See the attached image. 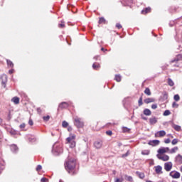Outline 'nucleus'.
<instances>
[{
	"label": "nucleus",
	"instance_id": "nucleus-1",
	"mask_svg": "<svg viewBox=\"0 0 182 182\" xmlns=\"http://www.w3.org/2000/svg\"><path fill=\"white\" fill-rule=\"evenodd\" d=\"M76 167V160L75 159H71L67 161L65 164V168L69 173V174H71V176H75L76 174V172L75 171V168Z\"/></svg>",
	"mask_w": 182,
	"mask_h": 182
},
{
	"label": "nucleus",
	"instance_id": "nucleus-2",
	"mask_svg": "<svg viewBox=\"0 0 182 182\" xmlns=\"http://www.w3.org/2000/svg\"><path fill=\"white\" fill-rule=\"evenodd\" d=\"M52 153L54 156H59L63 153V148L61 146L53 145Z\"/></svg>",
	"mask_w": 182,
	"mask_h": 182
},
{
	"label": "nucleus",
	"instance_id": "nucleus-3",
	"mask_svg": "<svg viewBox=\"0 0 182 182\" xmlns=\"http://www.w3.org/2000/svg\"><path fill=\"white\" fill-rule=\"evenodd\" d=\"M74 124L77 129H82L85 126V123L80 118H75L74 119Z\"/></svg>",
	"mask_w": 182,
	"mask_h": 182
},
{
	"label": "nucleus",
	"instance_id": "nucleus-4",
	"mask_svg": "<svg viewBox=\"0 0 182 182\" xmlns=\"http://www.w3.org/2000/svg\"><path fill=\"white\" fill-rule=\"evenodd\" d=\"M169 176L172 177V178H180V172L176 171H172L169 173Z\"/></svg>",
	"mask_w": 182,
	"mask_h": 182
},
{
	"label": "nucleus",
	"instance_id": "nucleus-5",
	"mask_svg": "<svg viewBox=\"0 0 182 182\" xmlns=\"http://www.w3.org/2000/svg\"><path fill=\"white\" fill-rule=\"evenodd\" d=\"M173 168V163L171 162H166L164 164V170L166 171H171V169Z\"/></svg>",
	"mask_w": 182,
	"mask_h": 182
},
{
	"label": "nucleus",
	"instance_id": "nucleus-6",
	"mask_svg": "<svg viewBox=\"0 0 182 182\" xmlns=\"http://www.w3.org/2000/svg\"><path fill=\"white\" fill-rule=\"evenodd\" d=\"M156 157L157 159H159V160H162V161H168V160H170V156L166 154L161 156L160 154H158L156 155Z\"/></svg>",
	"mask_w": 182,
	"mask_h": 182
},
{
	"label": "nucleus",
	"instance_id": "nucleus-7",
	"mask_svg": "<svg viewBox=\"0 0 182 182\" xmlns=\"http://www.w3.org/2000/svg\"><path fill=\"white\" fill-rule=\"evenodd\" d=\"M148 144L149 146H152L153 147H155L156 146H159V144H160V140L159 139L150 140L148 142Z\"/></svg>",
	"mask_w": 182,
	"mask_h": 182
},
{
	"label": "nucleus",
	"instance_id": "nucleus-8",
	"mask_svg": "<svg viewBox=\"0 0 182 182\" xmlns=\"http://www.w3.org/2000/svg\"><path fill=\"white\" fill-rule=\"evenodd\" d=\"M103 146V141L102 140H97L94 142V146L95 149H102Z\"/></svg>",
	"mask_w": 182,
	"mask_h": 182
},
{
	"label": "nucleus",
	"instance_id": "nucleus-9",
	"mask_svg": "<svg viewBox=\"0 0 182 182\" xmlns=\"http://www.w3.org/2000/svg\"><path fill=\"white\" fill-rule=\"evenodd\" d=\"M68 107H69V103H68L66 102H63L59 104L58 110H59V109H68Z\"/></svg>",
	"mask_w": 182,
	"mask_h": 182
},
{
	"label": "nucleus",
	"instance_id": "nucleus-10",
	"mask_svg": "<svg viewBox=\"0 0 182 182\" xmlns=\"http://www.w3.org/2000/svg\"><path fill=\"white\" fill-rule=\"evenodd\" d=\"M10 149L12 153L14 154H16L18 151H19V148H18V146H16V144L10 145Z\"/></svg>",
	"mask_w": 182,
	"mask_h": 182
},
{
	"label": "nucleus",
	"instance_id": "nucleus-11",
	"mask_svg": "<svg viewBox=\"0 0 182 182\" xmlns=\"http://www.w3.org/2000/svg\"><path fill=\"white\" fill-rule=\"evenodd\" d=\"M168 99V93L166 91L162 92V96H161V100L162 102H166Z\"/></svg>",
	"mask_w": 182,
	"mask_h": 182
},
{
	"label": "nucleus",
	"instance_id": "nucleus-12",
	"mask_svg": "<svg viewBox=\"0 0 182 182\" xmlns=\"http://www.w3.org/2000/svg\"><path fill=\"white\" fill-rule=\"evenodd\" d=\"M166 136V131L161 130L155 133V137H164Z\"/></svg>",
	"mask_w": 182,
	"mask_h": 182
},
{
	"label": "nucleus",
	"instance_id": "nucleus-13",
	"mask_svg": "<svg viewBox=\"0 0 182 182\" xmlns=\"http://www.w3.org/2000/svg\"><path fill=\"white\" fill-rule=\"evenodd\" d=\"M75 139H76V135L70 134V136H68L66 139L67 143H70L71 141H75Z\"/></svg>",
	"mask_w": 182,
	"mask_h": 182
},
{
	"label": "nucleus",
	"instance_id": "nucleus-14",
	"mask_svg": "<svg viewBox=\"0 0 182 182\" xmlns=\"http://www.w3.org/2000/svg\"><path fill=\"white\" fill-rule=\"evenodd\" d=\"M1 83L5 87L6 85V82H8V77H6V75H3L1 76Z\"/></svg>",
	"mask_w": 182,
	"mask_h": 182
},
{
	"label": "nucleus",
	"instance_id": "nucleus-15",
	"mask_svg": "<svg viewBox=\"0 0 182 182\" xmlns=\"http://www.w3.org/2000/svg\"><path fill=\"white\" fill-rule=\"evenodd\" d=\"M3 170H5V161H0V174L2 173Z\"/></svg>",
	"mask_w": 182,
	"mask_h": 182
},
{
	"label": "nucleus",
	"instance_id": "nucleus-16",
	"mask_svg": "<svg viewBox=\"0 0 182 182\" xmlns=\"http://www.w3.org/2000/svg\"><path fill=\"white\" fill-rule=\"evenodd\" d=\"M175 161H176V163H179V164H182V156L181 154H178L175 158Z\"/></svg>",
	"mask_w": 182,
	"mask_h": 182
},
{
	"label": "nucleus",
	"instance_id": "nucleus-17",
	"mask_svg": "<svg viewBox=\"0 0 182 182\" xmlns=\"http://www.w3.org/2000/svg\"><path fill=\"white\" fill-rule=\"evenodd\" d=\"M157 123V117H153L149 119V124H156Z\"/></svg>",
	"mask_w": 182,
	"mask_h": 182
},
{
	"label": "nucleus",
	"instance_id": "nucleus-18",
	"mask_svg": "<svg viewBox=\"0 0 182 182\" xmlns=\"http://www.w3.org/2000/svg\"><path fill=\"white\" fill-rule=\"evenodd\" d=\"M155 99L154 98H146L144 100V102L146 103V105H149V103H153V102H155Z\"/></svg>",
	"mask_w": 182,
	"mask_h": 182
},
{
	"label": "nucleus",
	"instance_id": "nucleus-19",
	"mask_svg": "<svg viewBox=\"0 0 182 182\" xmlns=\"http://www.w3.org/2000/svg\"><path fill=\"white\" fill-rule=\"evenodd\" d=\"M161 170H163V168L161 167V166L158 165L155 166V171L156 174H160V173H161Z\"/></svg>",
	"mask_w": 182,
	"mask_h": 182
},
{
	"label": "nucleus",
	"instance_id": "nucleus-20",
	"mask_svg": "<svg viewBox=\"0 0 182 182\" xmlns=\"http://www.w3.org/2000/svg\"><path fill=\"white\" fill-rule=\"evenodd\" d=\"M143 113L145 116H151V111L149 109H144Z\"/></svg>",
	"mask_w": 182,
	"mask_h": 182
},
{
	"label": "nucleus",
	"instance_id": "nucleus-21",
	"mask_svg": "<svg viewBox=\"0 0 182 182\" xmlns=\"http://www.w3.org/2000/svg\"><path fill=\"white\" fill-rule=\"evenodd\" d=\"M181 59V55H178L175 58L171 60V63H176V62H178Z\"/></svg>",
	"mask_w": 182,
	"mask_h": 182
},
{
	"label": "nucleus",
	"instance_id": "nucleus-22",
	"mask_svg": "<svg viewBox=\"0 0 182 182\" xmlns=\"http://www.w3.org/2000/svg\"><path fill=\"white\" fill-rule=\"evenodd\" d=\"M11 102H14L15 105H19V97H14L11 99Z\"/></svg>",
	"mask_w": 182,
	"mask_h": 182
},
{
	"label": "nucleus",
	"instance_id": "nucleus-23",
	"mask_svg": "<svg viewBox=\"0 0 182 182\" xmlns=\"http://www.w3.org/2000/svg\"><path fill=\"white\" fill-rule=\"evenodd\" d=\"M150 11H151V8L146 7L144 10L141 11V14H143L144 15L146 14H149V12H150Z\"/></svg>",
	"mask_w": 182,
	"mask_h": 182
},
{
	"label": "nucleus",
	"instance_id": "nucleus-24",
	"mask_svg": "<svg viewBox=\"0 0 182 182\" xmlns=\"http://www.w3.org/2000/svg\"><path fill=\"white\" fill-rule=\"evenodd\" d=\"M172 127L176 132H180L181 130V127L180 125L173 124Z\"/></svg>",
	"mask_w": 182,
	"mask_h": 182
},
{
	"label": "nucleus",
	"instance_id": "nucleus-25",
	"mask_svg": "<svg viewBox=\"0 0 182 182\" xmlns=\"http://www.w3.org/2000/svg\"><path fill=\"white\" fill-rule=\"evenodd\" d=\"M136 174H137V176L139 177V178H141V179L144 178V177H145L144 173H142V172L136 171Z\"/></svg>",
	"mask_w": 182,
	"mask_h": 182
},
{
	"label": "nucleus",
	"instance_id": "nucleus-26",
	"mask_svg": "<svg viewBox=\"0 0 182 182\" xmlns=\"http://www.w3.org/2000/svg\"><path fill=\"white\" fill-rule=\"evenodd\" d=\"M159 154H164V153H167V151L164 148L159 149L158 150Z\"/></svg>",
	"mask_w": 182,
	"mask_h": 182
},
{
	"label": "nucleus",
	"instance_id": "nucleus-27",
	"mask_svg": "<svg viewBox=\"0 0 182 182\" xmlns=\"http://www.w3.org/2000/svg\"><path fill=\"white\" fill-rule=\"evenodd\" d=\"M145 95H147V96H151V92L150 91V88L146 87L144 90Z\"/></svg>",
	"mask_w": 182,
	"mask_h": 182
},
{
	"label": "nucleus",
	"instance_id": "nucleus-28",
	"mask_svg": "<svg viewBox=\"0 0 182 182\" xmlns=\"http://www.w3.org/2000/svg\"><path fill=\"white\" fill-rule=\"evenodd\" d=\"M92 68H93L95 70H98L100 68V65L96 64V63H93V64H92Z\"/></svg>",
	"mask_w": 182,
	"mask_h": 182
},
{
	"label": "nucleus",
	"instance_id": "nucleus-29",
	"mask_svg": "<svg viewBox=\"0 0 182 182\" xmlns=\"http://www.w3.org/2000/svg\"><path fill=\"white\" fill-rule=\"evenodd\" d=\"M177 150H178V146H175V147L172 148V149L170 150L169 153H170L171 154H173V153H176V151H177Z\"/></svg>",
	"mask_w": 182,
	"mask_h": 182
},
{
	"label": "nucleus",
	"instance_id": "nucleus-30",
	"mask_svg": "<svg viewBox=\"0 0 182 182\" xmlns=\"http://www.w3.org/2000/svg\"><path fill=\"white\" fill-rule=\"evenodd\" d=\"M142 156H149L150 154V150H143L141 151Z\"/></svg>",
	"mask_w": 182,
	"mask_h": 182
},
{
	"label": "nucleus",
	"instance_id": "nucleus-31",
	"mask_svg": "<svg viewBox=\"0 0 182 182\" xmlns=\"http://www.w3.org/2000/svg\"><path fill=\"white\" fill-rule=\"evenodd\" d=\"M125 180H127V181H129V182H133V177L125 175Z\"/></svg>",
	"mask_w": 182,
	"mask_h": 182
},
{
	"label": "nucleus",
	"instance_id": "nucleus-32",
	"mask_svg": "<svg viewBox=\"0 0 182 182\" xmlns=\"http://www.w3.org/2000/svg\"><path fill=\"white\" fill-rule=\"evenodd\" d=\"M68 143H69L70 147L71 149H73L74 147L76 146V141H75V140H74V141H72L71 142H68Z\"/></svg>",
	"mask_w": 182,
	"mask_h": 182
},
{
	"label": "nucleus",
	"instance_id": "nucleus-33",
	"mask_svg": "<svg viewBox=\"0 0 182 182\" xmlns=\"http://www.w3.org/2000/svg\"><path fill=\"white\" fill-rule=\"evenodd\" d=\"M99 23L100 24H102V23L106 24V19L104 17H100V20H99Z\"/></svg>",
	"mask_w": 182,
	"mask_h": 182
},
{
	"label": "nucleus",
	"instance_id": "nucleus-34",
	"mask_svg": "<svg viewBox=\"0 0 182 182\" xmlns=\"http://www.w3.org/2000/svg\"><path fill=\"white\" fill-rule=\"evenodd\" d=\"M130 132V129L127 128V127H122V132L123 133H129Z\"/></svg>",
	"mask_w": 182,
	"mask_h": 182
},
{
	"label": "nucleus",
	"instance_id": "nucleus-35",
	"mask_svg": "<svg viewBox=\"0 0 182 182\" xmlns=\"http://www.w3.org/2000/svg\"><path fill=\"white\" fill-rule=\"evenodd\" d=\"M114 80L117 82H121L122 81V76L120 75H116Z\"/></svg>",
	"mask_w": 182,
	"mask_h": 182
},
{
	"label": "nucleus",
	"instance_id": "nucleus-36",
	"mask_svg": "<svg viewBox=\"0 0 182 182\" xmlns=\"http://www.w3.org/2000/svg\"><path fill=\"white\" fill-rule=\"evenodd\" d=\"M168 85L169 86H174V82L173 80H171V78H168Z\"/></svg>",
	"mask_w": 182,
	"mask_h": 182
},
{
	"label": "nucleus",
	"instance_id": "nucleus-37",
	"mask_svg": "<svg viewBox=\"0 0 182 182\" xmlns=\"http://www.w3.org/2000/svg\"><path fill=\"white\" fill-rule=\"evenodd\" d=\"M7 65L9 66V68H14V63L11 61V60H6Z\"/></svg>",
	"mask_w": 182,
	"mask_h": 182
},
{
	"label": "nucleus",
	"instance_id": "nucleus-38",
	"mask_svg": "<svg viewBox=\"0 0 182 182\" xmlns=\"http://www.w3.org/2000/svg\"><path fill=\"white\" fill-rule=\"evenodd\" d=\"M62 126H63V127L64 129H66V127H68L69 123H68V122H66V121H63V122H62Z\"/></svg>",
	"mask_w": 182,
	"mask_h": 182
},
{
	"label": "nucleus",
	"instance_id": "nucleus-39",
	"mask_svg": "<svg viewBox=\"0 0 182 182\" xmlns=\"http://www.w3.org/2000/svg\"><path fill=\"white\" fill-rule=\"evenodd\" d=\"M123 2L125 3L124 6L129 5V4L133 3V0H123Z\"/></svg>",
	"mask_w": 182,
	"mask_h": 182
},
{
	"label": "nucleus",
	"instance_id": "nucleus-40",
	"mask_svg": "<svg viewBox=\"0 0 182 182\" xmlns=\"http://www.w3.org/2000/svg\"><path fill=\"white\" fill-rule=\"evenodd\" d=\"M163 114L164 116H170V114H171V112H170L168 109H166L164 111Z\"/></svg>",
	"mask_w": 182,
	"mask_h": 182
},
{
	"label": "nucleus",
	"instance_id": "nucleus-41",
	"mask_svg": "<svg viewBox=\"0 0 182 182\" xmlns=\"http://www.w3.org/2000/svg\"><path fill=\"white\" fill-rule=\"evenodd\" d=\"M173 100L175 102H178V100H180V95H178V94L175 95L173 96Z\"/></svg>",
	"mask_w": 182,
	"mask_h": 182
},
{
	"label": "nucleus",
	"instance_id": "nucleus-42",
	"mask_svg": "<svg viewBox=\"0 0 182 182\" xmlns=\"http://www.w3.org/2000/svg\"><path fill=\"white\" fill-rule=\"evenodd\" d=\"M138 105H139V106H142L143 105V97H140V98L138 101Z\"/></svg>",
	"mask_w": 182,
	"mask_h": 182
},
{
	"label": "nucleus",
	"instance_id": "nucleus-43",
	"mask_svg": "<svg viewBox=\"0 0 182 182\" xmlns=\"http://www.w3.org/2000/svg\"><path fill=\"white\" fill-rule=\"evenodd\" d=\"M124 179L123 178H117L114 179V182H123Z\"/></svg>",
	"mask_w": 182,
	"mask_h": 182
},
{
	"label": "nucleus",
	"instance_id": "nucleus-44",
	"mask_svg": "<svg viewBox=\"0 0 182 182\" xmlns=\"http://www.w3.org/2000/svg\"><path fill=\"white\" fill-rule=\"evenodd\" d=\"M49 119H50V116H49V115L44 116L43 117V119L44 120V122H49Z\"/></svg>",
	"mask_w": 182,
	"mask_h": 182
},
{
	"label": "nucleus",
	"instance_id": "nucleus-45",
	"mask_svg": "<svg viewBox=\"0 0 182 182\" xmlns=\"http://www.w3.org/2000/svg\"><path fill=\"white\" fill-rule=\"evenodd\" d=\"M177 143H178V139H174L171 141V144H173V146H176V144H177Z\"/></svg>",
	"mask_w": 182,
	"mask_h": 182
},
{
	"label": "nucleus",
	"instance_id": "nucleus-46",
	"mask_svg": "<svg viewBox=\"0 0 182 182\" xmlns=\"http://www.w3.org/2000/svg\"><path fill=\"white\" fill-rule=\"evenodd\" d=\"M130 154V152L129 151H127V153L122 155V158L127 157Z\"/></svg>",
	"mask_w": 182,
	"mask_h": 182
},
{
	"label": "nucleus",
	"instance_id": "nucleus-47",
	"mask_svg": "<svg viewBox=\"0 0 182 182\" xmlns=\"http://www.w3.org/2000/svg\"><path fill=\"white\" fill-rule=\"evenodd\" d=\"M36 170V171H41V170H42V166L38 165Z\"/></svg>",
	"mask_w": 182,
	"mask_h": 182
},
{
	"label": "nucleus",
	"instance_id": "nucleus-48",
	"mask_svg": "<svg viewBox=\"0 0 182 182\" xmlns=\"http://www.w3.org/2000/svg\"><path fill=\"white\" fill-rule=\"evenodd\" d=\"M116 28H117V29H122V24H120V23H117L116 24Z\"/></svg>",
	"mask_w": 182,
	"mask_h": 182
},
{
	"label": "nucleus",
	"instance_id": "nucleus-49",
	"mask_svg": "<svg viewBox=\"0 0 182 182\" xmlns=\"http://www.w3.org/2000/svg\"><path fill=\"white\" fill-rule=\"evenodd\" d=\"M41 182H49V180L46 178H42Z\"/></svg>",
	"mask_w": 182,
	"mask_h": 182
},
{
	"label": "nucleus",
	"instance_id": "nucleus-50",
	"mask_svg": "<svg viewBox=\"0 0 182 182\" xmlns=\"http://www.w3.org/2000/svg\"><path fill=\"white\" fill-rule=\"evenodd\" d=\"M106 134H107V136H112V134H113V132L110 130L106 131Z\"/></svg>",
	"mask_w": 182,
	"mask_h": 182
},
{
	"label": "nucleus",
	"instance_id": "nucleus-51",
	"mask_svg": "<svg viewBox=\"0 0 182 182\" xmlns=\"http://www.w3.org/2000/svg\"><path fill=\"white\" fill-rule=\"evenodd\" d=\"M172 107H178V104H177L176 102H173L172 103Z\"/></svg>",
	"mask_w": 182,
	"mask_h": 182
},
{
	"label": "nucleus",
	"instance_id": "nucleus-52",
	"mask_svg": "<svg viewBox=\"0 0 182 182\" xmlns=\"http://www.w3.org/2000/svg\"><path fill=\"white\" fill-rule=\"evenodd\" d=\"M151 109H153L154 110H156V109H157V104H154L151 105Z\"/></svg>",
	"mask_w": 182,
	"mask_h": 182
},
{
	"label": "nucleus",
	"instance_id": "nucleus-53",
	"mask_svg": "<svg viewBox=\"0 0 182 182\" xmlns=\"http://www.w3.org/2000/svg\"><path fill=\"white\" fill-rule=\"evenodd\" d=\"M176 24V21H170L169 23V26L173 27V25Z\"/></svg>",
	"mask_w": 182,
	"mask_h": 182
},
{
	"label": "nucleus",
	"instance_id": "nucleus-54",
	"mask_svg": "<svg viewBox=\"0 0 182 182\" xmlns=\"http://www.w3.org/2000/svg\"><path fill=\"white\" fill-rule=\"evenodd\" d=\"M170 141H171V140H170L169 138L164 140V143H166V144H168V143H170Z\"/></svg>",
	"mask_w": 182,
	"mask_h": 182
},
{
	"label": "nucleus",
	"instance_id": "nucleus-55",
	"mask_svg": "<svg viewBox=\"0 0 182 182\" xmlns=\"http://www.w3.org/2000/svg\"><path fill=\"white\" fill-rule=\"evenodd\" d=\"M58 28H65V23H59L58 24Z\"/></svg>",
	"mask_w": 182,
	"mask_h": 182
},
{
	"label": "nucleus",
	"instance_id": "nucleus-56",
	"mask_svg": "<svg viewBox=\"0 0 182 182\" xmlns=\"http://www.w3.org/2000/svg\"><path fill=\"white\" fill-rule=\"evenodd\" d=\"M28 124H29L30 126H33V121L32 119H29V121H28Z\"/></svg>",
	"mask_w": 182,
	"mask_h": 182
},
{
	"label": "nucleus",
	"instance_id": "nucleus-57",
	"mask_svg": "<svg viewBox=\"0 0 182 182\" xmlns=\"http://www.w3.org/2000/svg\"><path fill=\"white\" fill-rule=\"evenodd\" d=\"M25 126H26L25 123H23V124H20L19 127H20V129H25Z\"/></svg>",
	"mask_w": 182,
	"mask_h": 182
},
{
	"label": "nucleus",
	"instance_id": "nucleus-58",
	"mask_svg": "<svg viewBox=\"0 0 182 182\" xmlns=\"http://www.w3.org/2000/svg\"><path fill=\"white\" fill-rule=\"evenodd\" d=\"M141 118L142 119V120H147V117H144V115L141 114Z\"/></svg>",
	"mask_w": 182,
	"mask_h": 182
},
{
	"label": "nucleus",
	"instance_id": "nucleus-59",
	"mask_svg": "<svg viewBox=\"0 0 182 182\" xmlns=\"http://www.w3.org/2000/svg\"><path fill=\"white\" fill-rule=\"evenodd\" d=\"M117 146H118V147H122V146H123V144H122V142H120V141H118Z\"/></svg>",
	"mask_w": 182,
	"mask_h": 182
},
{
	"label": "nucleus",
	"instance_id": "nucleus-60",
	"mask_svg": "<svg viewBox=\"0 0 182 182\" xmlns=\"http://www.w3.org/2000/svg\"><path fill=\"white\" fill-rule=\"evenodd\" d=\"M68 127V130L69 131V132H72V130H73V129L70 127V126H68V127Z\"/></svg>",
	"mask_w": 182,
	"mask_h": 182
},
{
	"label": "nucleus",
	"instance_id": "nucleus-61",
	"mask_svg": "<svg viewBox=\"0 0 182 182\" xmlns=\"http://www.w3.org/2000/svg\"><path fill=\"white\" fill-rule=\"evenodd\" d=\"M37 112L39 114L42 113V109L41 108H37Z\"/></svg>",
	"mask_w": 182,
	"mask_h": 182
},
{
	"label": "nucleus",
	"instance_id": "nucleus-62",
	"mask_svg": "<svg viewBox=\"0 0 182 182\" xmlns=\"http://www.w3.org/2000/svg\"><path fill=\"white\" fill-rule=\"evenodd\" d=\"M14 69L9 70V75H12V73H14Z\"/></svg>",
	"mask_w": 182,
	"mask_h": 182
},
{
	"label": "nucleus",
	"instance_id": "nucleus-63",
	"mask_svg": "<svg viewBox=\"0 0 182 182\" xmlns=\"http://www.w3.org/2000/svg\"><path fill=\"white\" fill-rule=\"evenodd\" d=\"M175 39L177 42H179L180 41V39H178V36H175Z\"/></svg>",
	"mask_w": 182,
	"mask_h": 182
},
{
	"label": "nucleus",
	"instance_id": "nucleus-64",
	"mask_svg": "<svg viewBox=\"0 0 182 182\" xmlns=\"http://www.w3.org/2000/svg\"><path fill=\"white\" fill-rule=\"evenodd\" d=\"M164 149H165V150L166 151V153H167V151H170V148H168V147H166Z\"/></svg>",
	"mask_w": 182,
	"mask_h": 182
}]
</instances>
